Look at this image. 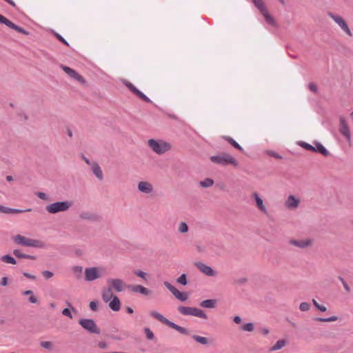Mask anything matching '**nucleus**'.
Masks as SVG:
<instances>
[{"instance_id": "1", "label": "nucleus", "mask_w": 353, "mask_h": 353, "mask_svg": "<svg viewBox=\"0 0 353 353\" xmlns=\"http://www.w3.org/2000/svg\"><path fill=\"white\" fill-rule=\"evenodd\" d=\"M14 243L19 245L32 248H43L46 245L42 241L26 238L21 234H17L12 237Z\"/></svg>"}, {"instance_id": "2", "label": "nucleus", "mask_w": 353, "mask_h": 353, "mask_svg": "<svg viewBox=\"0 0 353 353\" xmlns=\"http://www.w3.org/2000/svg\"><path fill=\"white\" fill-rule=\"evenodd\" d=\"M150 316L154 317V319H156L161 323L166 325L167 326H168L172 329H174L175 330L178 331L179 333H181L182 334H185V335L189 334V331L186 328L181 327L176 323L170 321V320L166 319L165 316H163L162 314H161L160 313H159L156 311L151 312Z\"/></svg>"}, {"instance_id": "3", "label": "nucleus", "mask_w": 353, "mask_h": 353, "mask_svg": "<svg viewBox=\"0 0 353 353\" xmlns=\"http://www.w3.org/2000/svg\"><path fill=\"white\" fill-rule=\"evenodd\" d=\"M210 161L216 164L221 165H232L234 167L238 165V161L230 154L223 152L219 155L210 157Z\"/></svg>"}, {"instance_id": "4", "label": "nucleus", "mask_w": 353, "mask_h": 353, "mask_svg": "<svg viewBox=\"0 0 353 353\" xmlns=\"http://www.w3.org/2000/svg\"><path fill=\"white\" fill-rule=\"evenodd\" d=\"M178 312L185 316H193L203 319H207V314L202 310L193 307L179 306Z\"/></svg>"}, {"instance_id": "5", "label": "nucleus", "mask_w": 353, "mask_h": 353, "mask_svg": "<svg viewBox=\"0 0 353 353\" xmlns=\"http://www.w3.org/2000/svg\"><path fill=\"white\" fill-rule=\"evenodd\" d=\"M148 145L154 152L158 154H162L170 150L171 148L170 143L162 140L157 141L152 139L148 141Z\"/></svg>"}, {"instance_id": "6", "label": "nucleus", "mask_w": 353, "mask_h": 353, "mask_svg": "<svg viewBox=\"0 0 353 353\" xmlns=\"http://www.w3.org/2000/svg\"><path fill=\"white\" fill-rule=\"evenodd\" d=\"M70 206L71 203L69 201H59L48 205L46 209L50 214H56L68 210Z\"/></svg>"}, {"instance_id": "7", "label": "nucleus", "mask_w": 353, "mask_h": 353, "mask_svg": "<svg viewBox=\"0 0 353 353\" xmlns=\"http://www.w3.org/2000/svg\"><path fill=\"white\" fill-rule=\"evenodd\" d=\"M79 323L90 333L99 334L101 332L100 329L93 319H81Z\"/></svg>"}, {"instance_id": "8", "label": "nucleus", "mask_w": 353, "mask_h": 353, "mask_svg": "<svg viewBox=\"0 0 353 353\" xmlns=\"http://www.w3.org/2000/svg\"><path fill=\"white\" fill-rule=\"evenodd\" d=\"M124 84L129 89V90H130V92H132L139 99H141L143 101L147 103H152V101L145 94L138 90L132 83L125 81Z\"/></svg>"}, {"instance_id": "9", "label": "nucleus", "mask_w": 353, "mask_h": 353, "mask_svg": "<svg viewBox=\"0 0 353 353\" xmlns=\"http://www.w3.org/2000/svg\"><path fill=\"white\" fill-rule=\"evenodd\" d=\"M0 23L5 24L8 27L14 30L15 31L19 33H22L26 35L29 34V32L26 31L23 28L16 25L15 23H14L13 22H12L11 21H10L9 19H8L6 17L1 14H0Z\"/></svg>"}, {"instance_id": "10", "label": "nucleus", "mask_w": 353, "mask_h": 353, "mask_svg": "<svg viewBox=\"0 0 353 353\" xmlns=\"http://www.w3.org/2000/svg\"><path fill=\"white\" fill-rule=\"evenodd\" d=\"M328 15L344 30L348 35L352 36V32L348 28L345 20L339 15H335L332 12H329Z\"/></svg>"}, {"instance_id": "11", "label": "nucleus", "mask_w": 353, "mask_h": 353, "mask_svg": "<svg viewBox=\"0 0 353 353\" xmlns=\"http://www.w3.org/2000/svg\"><path fill=\"white\" fill-rule=\"evenodd\" d=\"M164 285L173 294V295L179 301H185L188 299V296L185 293L180 292L174 286L171 285L170 283L165 282Z\"/></svg>"}, {"instance_id": "12", "label": "nucleus", "mask_w": 353, "mask_h": 353, "mask_svg": "<svg viewBox=\"0 0 353 353\" xmlns=\"http://www.w3.org/2000/svg\"><path fill=\"white\" fill-rule=\"evenodd\" d=\"M100 277L97 268H87L85 270V279L87 281H92Z\"/></svg>"}, {"instance_id": "13", "label": "nucleus", "mask_w": 353, "mask_h": 353, "mask_svg": "<svg viewBox=\"0 0 353 353\" xmlns=\"http://www.w3.org/2000/svg\"><path fill=\"white\" fill-rule=\"evenodd\" d=\"M61 68L70 77L74 79L75 80L78 81L79 82H81V83H84L85 82V80L83 78V77L81 75H80L74 70L72 69L71 68H70L68 66H65V65H61Z\"/></svg>"}, {"instance_id": "14", "label": "nucleus", "mask_w": 353, "mask_h": 353, "mask_svg": "<svg viewBox=\"0 0 353 353\" xmlns=\"http://www.w3.org/2000/svg\"><path fill=\"white\" fill-rule=\"evenodd\" d=\"M127 288L132 292L139 293L145 296H148L152 294V291L150 290L141 285H128Z\"/></svg>"}, {"instance_id": "15", "label": "nucleus", "mask_w": 353, "mask_h": 353, "mask_svg": "<svg viewBox=\"0 0 353 353\" xmlns=\"http://www.w3.org/2000/svg\"><path fill=\"white\" fill-rule=\"evenodd\" d=\"M339 132L341 134L345 137L347 140L350 139V129L345 119L343 117L340 118Z\"/></svg>"}, {"instance_id": "16", "label": "nucleus", "mask_w": 353, "mask_h": 353, "mask_svg": "<svg viewBox=\"0 0 353 353\" xmlns=\"http://www.w3.org/2000/svg\"><path fill=\"white\" fill-rule=\"evenodd\" d=\"M108 283H110L117 292H121L124 289L125 283L120 279H109Z\"/></svg>"}, {"instance_id": "17", "label": "nucleus", "mask_w": 353, "mask_h": 353, "mask_svg": "<svg viewBox=\"0 0 353 353\" xmlns=\"http://www.w3.org/2000/svg\"><path fill=\"white\" fill-rule=\"evenodd\" d=\"M195 265L201 272L208 276H213L216 274V272L210 266L201 262L196 263Z\"/></svg>"}, {"instance_id": "18", "label": "nucleus", "mask_w": 353, "mask_h": 353, "mask_svg": "<svg viewBox=\"0 0 353 353\" xmlns=\"http://www.w3.org/2000/svg\"><path fill=\"white\" fill-rule=\"evenodd\" d=\"M290 244L295 245L296 247L301 248H305L311 245V240L310 239H304V240H291L290 241Z\"/></svg>"}, {"instance_id": "19", "label": "nucleus", "mask_w": 353, "mask_h": 353, "mask_svg": "<svg viewBox=\"0 0 353 353\" xmlns=\"http://www.w3.org/2000/svg\"><path fill=\"white\" fill-rule=\"evenodd\" d=\"M138 189L139 191L144 193H150L152 191V185L146 181H141L138 184Z\"/></svg>"}, {"instance_id": "20", "label": "nucleus", "mask_w": 353, "mask_h": 353, "mask_svg": "<svg viewBox=\"0 0 353 353\" xmlns=\"http://www.w3.org/2000/svg\"><path fill=\"white\" fill-rule=\"evenodd\" d=\"M315 147L314 152H319L324 157H328L330 155L329 151L319 142H314Z\"/></svg>"}, {"instance_id": "21", "label": "nucleus", "mask_w": 353, "mask_h": 353, "mask_svg": "<svg viewBox=\"0 0 353 353\" xmlns=\"http://www.w3.org/2000/svg\"><path fill=\"white\" fill-rule=\"evenodd\" d=\"M299 204V200L296 199L293 195H290L285 203L288 208H296Z\"/></svg>"}, {"instance_id": "22", "label": "nucleus", "mask_w": 353, "mask_h": 353, "mask_svg": "<svg viewBox=\"0 0 353 353\" xmlns=\"http://www.w3.org/2000/svg\"><path fill=\"white\" fill-rule=\"evenodd\" d=\"M13 254L18 259H27L31 260H36L37 257L33 255H29L26 254H23L21 250H14Z\"/></svg>"}, {"instance_id": "23", "label": "nucleus", "mask_w": 353, "mask_h": 353, "mask_svg": "<svg viewBox=\"0 0 353 353\" xmlns=\"http://www.w3.org/2000/svg\"><path fill=\"white\" fill-rule=\"evenodd\" d=\"M252 1L261 14L268 11V8L262 0H252Z\"/></svg>"}, {"instance_id": "24", "label": "nucleus", "mask_w": 353, "mask_h": 353, "mask_svg": "<svg viewBox=\"0 0 353 353\" xmlns=\"http://www.w3.org/2000/svg\"><path fill=\"white\" fill-rule=\"evenodd\" d=\"M110 307L114 312H117L121 308V303L119 299L114 296L109 303Z\"/></svg>"}, {"instance_id": "25", "label": "nucleus", "mask_w": 353, "mask_h": 353, "mask_svg": "<svg viewBox=\"0 0 353 353\" xmlns=\"http://www.w3.org/2000/svg\"><path fill=\"white\" fill-rule=\"evenodd\" d=\"M253 196L256 201V205L257 207L260 209V210H261L263 212H264L265 214H267V210L265 207V205H263V200L259 197V196L258 195L257 193H254L253 194Z\"/></svg>"}, {"instance_id": "26", "label": "nucleus", "mask_w": 353, "mask_h": 353, "mask_svg": "<svg viewBox=\"0 0 353 353\" xmlns=\"http://www.w3.org/2000/svg\"><path fill=\"white\" fill-rule=\"evenodd\" d=\"M114 296L112 294V288H108L102 292V298L105 302L110 301Z\"/></svg>"}, {"instance_id": "27", "label": "nucleus", "mask_w": 353, "mask_h": 353, "mask_svg": "<svg viewBox=\"0 0 353 353\" xmlns=\"http://www.w3.org/2000/svg\"><path fill=\"white\" fill-rule=\"evenodd\" d=\"M215 299H207L201 301L199 305L204 308H214L216 306Z\"/></svg>"}, {"instance_id": "28", "label": "nucleus", "mask_w": 353, "mask_h": 353, "mask_svg": "<svg viewBox=\"0 0 353 353\" xmlns=\"http://www.w3.org/2000/svg\"><path fill=\"white\" fill-rule=\"evenodd\" d=\"M93 173L95 174V176L99 179L102 180L103 178L102 170L100 168V166L97 163H94L92 165V168Z\"/></svg>"}, {"instance_id": "29", "label": "nucleus", "mask_w": 353, "mask_h": 353, "mask_svg": "<svg viewBox=\"0 0 353 353\" xmlns=\"http://www.w3.org/2000/svg\"><path fill=\"white\" fill-rule=\"evenodd\" d=\"M223 139L226 141H228L230 145H232L234 148L237 149L238 150L241 151V152H244L243 148L232 137L226 136V137H224Z\"/></svg>"}, {"instance_id": "30", "label": "nucleus", "mask_w": 353, "mask_h": 353, "mask_svg": "<svg viewBox=\"0 0 353 353\" xmlns=\"http://www.w3.org/2000/svg\"><path fill=\"white\" fill-rule=\"evenodd\" d=\"M264 17L265 21L271 26H276V23L274 18L269 13L268 10L262 14Z\"/></svg>"}, {"instance_id": "31", "label": "nucleus", "mask_w": 353, "mask_h": 353, "mask_svg": "<svg viewBox=\"0 0 353 353\" xmlns=\"http://www.w3.org/2000/svg\"><path fill=\"white\" fill-rule=\"evenodd\" d=\"M30 209H28L26 210H21L18 209H13V208H9L4 206V209H3L2 212L3 213H7V214H18L23 212H29L30 211Z\"/></svg>"}, {"instance_id": "32", "label": "nucleus", "mask_w": 353, "mask_h": 353, "mask_svg": "<svg viewBox=\"0 0 353 353\" xmlns=\"http://www.w3.org/2000/svg\"><path fill=\"white\" fill-rule=\"evenodd\" d=\"M286 344L285 340H279L276 343L270 348V351H276L281 349Z\"/></svg>"}, {"instance_id": "33", "label": "nucleus", "mask_w": 353, "mask_h": 353, "mask_svg": "<svg viewBox=\"0 0 353 353\" xmlns=\"http://www.w3.org/2000/svg\"><path fill=\"white\" fill-rule=\"evenodd\" d=\"M1 261L4 263H10V264H13V265H15L17 263L16 259L8 254L2 256L1 257Z\"/></svg>"}, {"instance_id": "34", "label": "nucleus", "mask_w": 353, "mask_h": 353, "mask_svg": "<svg viewBox=\"0 0 353 353\" xmlns=\"http://www.w3.org/2000/svg\"><path fill=\"white\" fill-rule=\"evenodd\" d=\"M192 339L196 341V342L203 344L206 345L208 343V339L205 337L201 336L199 335H192Z\"/></svg>"}, {"instance_id": "35", "label": "nucleus", "mask_w": 353, "mask_h": 353, "mask_svg": "<svg viewBox=\"0 0 353 353\" xmlns=\"http://www.w3.org/2000/svg\"><path fill=\"white\" fill-rule=\"evenodd\" d=\"M214 184V181L210 178H206L205 180L200 181V185L203 188H209Z\"/></svg>"}, {"instance_id": "36", "label": "nucleus", "mask_w": 353, "mask_h": 353, "mask_svg": "<svg viewBox=\"0 0 353 353\" xmlns=\"http://www.w3.org/2000/svg\"><path fill=\"white\" fill-rule=\"evenodd\" d=\"M337 319H338L337 316H332L329 317V318L318 317V318L315 319V321H319V322H332V321H336Z\"/></svg>"}, {"instance_id": "37", "label": "nucleus", "mask_w": 353, "mask_h": 353, "mask_svg": "<svg viewBox=\"0 0 353 353\" xmlns=\"http://www.w3.org/2000/svg\"><path fill=\"white\" fill-rule=\"evenodd\" d=\"M40 345L46 349V350H52V348H53V344L52 342L50 341H41L40 343Z\"/></svg>"}, {"instance_id": "38", "label": "nucleus", "mask_w": 353, "mask_h": 353, "mask_svg": "<svg viewBox=\"0 0 353 353\" xmlns=\"http://www.w3.org/2000/svg\"><path fill=\"white\" fill-rule=\"evenodd\" d=\"M299 145H301L302 148H303L304 149H305L308 151L314 152V150H315L314 146H313L306 142L301 141L299 143Z\"/></svg>"}, {"instance_id": "39", "label": "nucleus", "mask_w": 353, "mask_h": 353, "mask_svg": "<svg viewBox=\"0 0 353 353\" xmlns=\"http://www.w3.org/2000/svg\"><path fill=\"white\" fill-rule=\"evenodd\" d=\"M241 329L243 330V331H246V332H252L254 330V325L252 323H245L244 324Z\"/></svg>"}, {"instance_id": "40", "label": "nucleus", "mask_w": 353, "mask_h": 353, "mask_svg": "<svg viewBox=\"0 0 353 353\" xmlns=\"http://www.w3.org/2000/svg\"><path fill=\"white\" fill-rule=\"evenodd\" d=\"M133 273L137 275V276H139L140 278L147 280V274L141 270H134Z\"/></svg>"}, {"instance_id": "41", "label": "nucleus", "mask_w": 353, "mask_h": 353, "mask_svg": "<svg viewBox=\"0 0 353 353\" xmlns=\"http://www.w3.org/2000/svg\"><path fill=\"white\" fill-rule=\"evenodd\" d=\"M177 282L183 285H185L187 284V278L185 274H182L178 279Z\"/></svg>"}, {"instance_id": "42", "label": "nucleus", "mask_w": 353, "mask_h": 353, "mask_svg": "<svg viewBox=\"0 0 353 353\" xmlns=\"http://www.w3.org/2000/svg\"><path fill=\"white\" fill-rule=\"evenodd\" d=\"M179 230L181 233L187 232H188V225H187L185 222H181V223L179 224Z\"/></svg>"}, {"instance_id": "43", "label": "nucleus", "mask_w": 353, "mask_h": 353, "mask_svg": "<svg viewBox=\"0 0 353 353\" xmlns=\"http://www.w3.org/2000/svg\"><path fill=\"white\" fill-rule=\"evenodd\" d=\"M144 331L148 339L152 340L154 338V335L150 328L145 327Z\"/></svg>"}, {"instance_id": "44", "label": "nucleus", "mask_w": 353, "mask_h": 353, "mask_svg": "<svg viewBox=\"0 0 353 353\" xmlns=\"http://www.w3.org/2000/svg\"><path fill=\"white\" fill-rule=\"evenodd\" d=\"M310 308V305L308 303L303 302L300 304L299 309L303 312L308 311Z\"/></svg>"}, {"instance_id": "45", "label": "nucleus", "mask_w": 353, "mask_h": 353, "mask_svg": "<svg viewBox=\"0 0 353 353\" xmlns=\"http://www.w3.org/2000/svg\"><path fill=\"white\" fill-rule=\"evenodd\" d=\"M54 36L63 44H64V45H65L67 46H69V43H68V41L61 35H60L58 33H54Z\"/></svg>"}, {"instance_id": "46", "label": "nucleus", "mask_w": 353, "mask_h": 353, "mask_svg": "<svg viewBox=\"0 0 353 353\" xmlns=\"http://www.w3.org/2000/svg\"><path fill=\"white\" fill-rule=\"evenodd\" d=\"M308 88L310 91H312L314 93H316L318 91L316 85L312 82L308 84Z\"/></svg>"}, {"instance_id": "47", "label": "nucleus", "mask_w": 353, "mask_h": 353, "mask_svg": "<svg viewBox=\"0 0 353 353\" xmlns=\"http://www.w3.org/2000/svg\"><path fill=\"white\" fill-rule=\"evenodd\" d=\"M42 275L46 279H50L51 277L53 276V273L50 271H48V270H45L43 272H42Z\"/></svg>"}, {"instance_id": "48", "label": "nucleus", "mask_w": 353, "mask_h": 353, "mask_svg": "<svg viewBox=\"0 0 353 353\" xmlns=\"http://www.w3.org/2000/svg\"><path fill=\"white\" fill-rule=\"evenodd\" d=\"M62 314L64 315V316H68L69 318L72 319V314H71V312L70 310V309L68 308H65L62 311Z\"/></svg>"}, {"instance_id": "49", "label": "nucleus", "mask_w": 353, "mask_h": 353, "mask_svg": "<svg viewBox=\"0 0 353 353\" xmlns=\"http://www.w3.org/2000/svg\"><path fill=\"white\" fill-rule=\"evenodd\" d=\"M36 194L41 199H43V200H47L48 199V196H47L46 194L44 193V192H37Z\"/></svg>"}, {"instance_id": "50", "label": "nucleus", "mask_w": 353, "mask_h": 353, "mask_svg": "<svg viewBox=\"0 0 353 353\" xmlns=\"http://www.w3.org/2000/svg\"><path fill=\"white\" fill-rule=\"evenodd\" d=\"M90 308L93 310V311H96L97 310V303L95 302V301H91L90 303Z\"/></svg>"}, {"instance_id": "51", "label": "nucleus", "mask_w": 353, "mask_h": 353, "mask_svg": "<svg viewBox=\"0 0 353 353\" xmlns=\"http://www.w3.org/2000/svg\"><path fill=\"white\" fill-rule=\"evenodd\" d=\"M72 270H73V272L74 273L80 274L82 272V267L81 266H78V265L77 266H74Z\"/></svg>"}, {"instance_id": "52", "label": "nucleus", "mask_w": 353, "mask_h": 353, "mask_svg": "<svg viewBox=\"0 0 353 353\" xmlns=\"http://www.w3.org/2000/svg\"><path fill=\"white\" fill-rule=\"evenodd\" d=\"M23 274L26 278L32 279V280H34L36 279V276L34 275L30 274L28 272H23Z\"/></svg>"}, {"instance_id": "53", "label": "nucleus", "mask_w": 353, "mask_h": 353, "mask_svg": "<svg viewBox=\"0 0 353 353\" xmlns=\"http://www.w3.org/2000/svg\"><path fill=\"white\" fill-rule=\"evenodd\" d=\"M98 346L101 349H105L107 347V344L105 341H99Z\"/></svg>"}, {"instance_id": "54", "label": "nucleus", "mask_w": 353, "mask_h": 353, "mask_svg": "<svg viewBox=\"0 0 353 353\" xmlns=\"http://www.w3.org/2000/svg\"><path fill=\"white\" fill-rule=\"evenodd\" d=\"M29 301L32 303H37L38 302V300L37 299V297H35L33 295H31L29 299H28Z\"/></svg>"}, {"instance_id": "55", "label": "nucleus", "mask_w": 353, "mask_h": 353, "mask_svg": "<svg viewBox=\"0 0 353 353\" xmlns=\"http://www.w3.org/2000/svg\"><path fill=\"white\" fill-rule=\"evenodd\" d=\"M1 285L2 286H6L8 284V279H7V277H3L1 279V283H0Z\"/></svg>"}, {"instance_id": "56", "label": "nucleus", "mask_w": 353, "mask_h": 353, "mask_svg": "<svg viewBox=\"0 0 353 353\" xmlns=\"http://www.w3.org/2000/svg\"><path fill=\"white\" fill-rule=\"evenodd\" d=\"M260 332L263 335H266L269 333V330L266 327H263L260 329Z\"/></svg>"}, {"instance_id": "57", "label": "nucleus", "mask_w": 353, "mask_h": 353, "mask_svg": "<svg viewBox=\"0 0 353 353\" xmlns=\"http://www.w3.org/2000/svg\"><path fill=\"white\" fill-rule=\"evenodd\" d=\"M233 321H234V322L235 323L239 324V323H240L241 322V317H240V316H235L234 317V319H233Z\"/></svg>"}, {"instance_id": "58", "label": "nucleus", "mask_w": 353, "mask_h": 353, "mask_svg": "<svg viewBox=\"0 0 353 353\" xmlns=\"http://www.w3.org/2000/svg\"><path fill=\"white\" fill-rule=\"evenodd\" d=\"M343 285L344 289L345 290V291L347 292H350V288L349 287V285H347V283L346 282H344L343 283Z\"/></svg>"}, {"instance_id": "59", "label": "nucleus", "mask_w": 353, "mask_h": 353, "mask_svg": "<svg viewBox=\"0 0 353 353\" xmlns=\"http://www.w3.org/2000/svg\"><path fill=\"white\" fill-rule=\"evenodd\" d=\"M4 1H6L8 3H9L13 8H17L15 3L12 0H4Z\"/></svg>"}, {"instance_id": "60", "label": "nucleus", "mask_w": 353, "mask_h": 353, "mask_svg": "<svg viewBox=\"0 0 353 353\" xmlns=\"http://www.w3.org/2000/svg\"><path fill=\"white\" fill-rule=\"evenodd\" d=\"M312 303H313L314 305L315 306V307H316V308H317V309H318V308L320 307V305H319V304L318 303V302H317L315 299H313V300H312Z\"/></svg>"}, {"instance_id": "61", "label": "nucleus", "mask_w": 353, "mask_h": 353, "mask_svg": "<svg viewBox=\"0 0 353 353\" xmlns=\"http://www.w3.org/2000/svg\"><path fill=\"white\" fill-rule=\"evenodd\" d=\"M318 310L321 312H325L327 309H326V307H325L323 305H320V307L318 308Z\"/></svg>"}, {"instance_id": "62", "label": "nucleus", "mask_w": 353, "mask_h": 353, "mask_svg": "<svg viewBox=\"0 0 353 353\" xmlns=\"http://www.w3.org/2000/svg\"><path fill=\"white\" fill-rule=\"evenodd\" d=\"M126 311L129 314H132L133 313V309L130 307H128L127 309H126Z\"/></svg>"}, {"instance_id": "63", "label": "nucleus", "mask_w": 353, "mask_h": 353, "mask_svg": "<svg viewBox=\"0 0 353 353\" xmlns=\"http://www.w3.org/2000/svg\"><path fill=\"white\" fill-rule=\"evenodd\" d=\"M272 156L276 158V159H281V156H280L279 154L277 153H272Z\"/></svg>"}, {"instance_id": "64", "label": "nucleus", "mask_w": 353, "mask_h": 353, "mask_svg": "<svg viewBox=\"0 0 353 353\" xmlns=\"http://www.w3.org/2000/svg\"><path fill=\"white\" fill-rule=\"evenodd\" d=\"M24 295H28V294H32V291L31 290H26L23 292Z\"/></svg>"}]
</instances>
